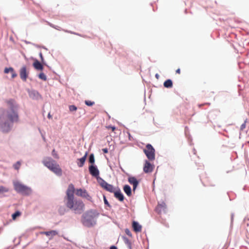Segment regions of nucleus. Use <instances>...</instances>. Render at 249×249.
Here are the masks:
<instances>
[{
  "label": "nucleus",
  "instance_id": "obj_16",
  "mask_svg": "<svg viewBox=\"0 0 249 249\" xmlns=\"http://www.w3.org/2000/svg\"><path fill=\"white\" fill-rule=\"evenodd\" d=\"M42 234H45L47 236H51L50 239L52 238L53 236L56 235L58 234L57 231L52 230L48 231H42L40 232Z\"/></svg>",
  "mask_w": 249,
  "mask_h": 249
},
{
  "label": "nucleus",
  "instance_id": "obj_25",
  "mask_svg": "<svg viewBox=\"0 0 249 249\" xmlns=\"http://www.w3.org/2000/svg\"><path fill=\"white\" fill-rule=\"evenodd\" d=\"M94 157L93 154L90 155L89 157V162L90 163L93 164L94 163Z\"/></svg>",
  "mask_w": 249,
  "mask_h": 249
},
{
  "label": "nucleus",
  "instance_id": "obj_29",
  "mask_svg": "<svg viewBox=\"0 0 249 249\" xmlns=\"http://www.w3.org/2000/svg\"><path fill=\"white\" fill-rule=\"evenodd\" d=\"M11 71H13V68L10 67V68H6L5 69H4V72L5 73H8V72H11Z\"/></svg>",
  "mask_w": 249,
  "mask_h": 249
},
{
  "label": "nucleus",
  "instance_id": "obj_12",
  "mask_svg": "<svg viewBox=\"0 0 249 249\" xmlns=\"http://www.w3.org/2000/svg\"><path fill=\"white\" fill-rule=\"evenodd\" d=\"M166 209V205L165 202H162L160 204H159L156 207V210L159 213H160L162 212L165 211Z\"/></svg>",
  "mask_w": 249,
  "mask_h": 249
},
{
  "label": "nucleus",
  "instance_id": "obj_18",
  "mask_svg": "<svg viewBox=\"0 0 249 249\" xmlns=\"http://www.w3.org/2000/svg\"><path fill=\"white\" fill-rule=\"evenodd\" d=\"M87 156V153H86L85 155L82 158L77 160L78 161L77 162V164L79 167H82L83 166L86 160Z\"/></svg>",
  "mask_w": 249,
  "mask_h": 249
},
{
  "label": "nucleus",
  "instance_id": "obj_3",
  "mask_svg": "<svg viewBox=\"0 0 249 249\" xmlns=\"http://www.w3.org/2000/svg\"><path fill=\"white\" fill-rule=\"evenodd\" d=\"M66 206L68 208L73 210L75 213L78 214L83 213L85 208V205L81 200H74V199L67 201Z\"/></svg>",
  "mask_w": 249,
  "mask_h": 249
},
{
  "label": "nucleus",
  "instance_id": "obj_9",
  "mask_svg": "<svg viewBox=\"0 0 249 249\" xmlns=\"http://www.w3.org/2000/svg\"><path fill=\"white\" fill-rule=\"evenodd\" d=\"M75 194L77 196L86 198L89 200L91 199V197L89 196L87 191L85 189H77L76 190Z\"/></svg>",
  "mask_w": 249,
  "mask_h": 249
},
{
  "label": "nucleus",
  "instance_id": "obj_19",
  "mask_svg": "<svg viewBox=\"0 0 249 249\" xmlns=\"http://www.w3.org/2000/svg\"><path fill=\"white\" fill-rule=\"evenodd\" d=\"M33 66L37 70H42L43 69L42 65L37 60H36L34 62Z\"/></svg>",
  "mask_w": 249,
  "mask_h": 249
},
{
  "label": "nucleus",
  "instance_id": "obj_33",
  "mask_svg": "<svg viewBox=\"0 0 249 249\" xmlns=\"http://www.w3.org/2000/svg\"><path fill=\"white\" fill-rule=\"evenodd\" d=\"M104 201L106 205H107L108 206H110V205H109V203L108 202L105 196H104Z\"/></svg>",
  "mask_w": 249,
  "mask_h": 249
},
{
  "label": "nucleus",
  "instance_id": "obj_17",
  "mask_svg": "<svg viewBox=\"0 0 249 249\" xmlns=\"http://www.w3.org/2000/svg\"><path fill=\"white\" fill-rule=\"evenodd\" d=\"M132 227L134 231L136 232H141L142 231V226L137 222L133 221L132 223Z\"/></svg>",
  "mask_w": 249,
  "mask_h": 249
},
{
  "label": "nucleus",
  "instance_id": "obj_5",
  "mask_svg": "<svg viewBox=\"0 0 249 249\" xmlns=\"http://www.w3.org/2000/svg\"><path fill=\"white\" fill-rule=\"evenodd\" d=\"M83 224L87 227H91L95 224V221L94 217L91 213L88 212L83 216Z\"/></svg>",
  "mask_w": 249,
  "mask_h": 249
},
{
  "label": "nucleus",
  "instance_id": "obj_30",
  "mask_svg": "<svg viewBox=\"0 0 249 249\" xmlns=\"http://www.w3.org/2000/svg\"><path fill=\"white\" fill-rule=\"evenodd\" d=\"M52 155L56 159H58L59 158V157H58V154L56 153L55 149H53V151H52Z\"/></svg>",
  "mask_w": 249,
  "mask_h": 249
},
{
  "label": "nucleus",
  "instance_id": "obj_6",
  "mask_svg": "<svg viewBox=\"0 0 249 249\" xmlns=\"http://www.w3.org/2000/svg\"><path fill=\"white\" fill-rule=\"evenodd\" d=\"M143 152L149 160H154L155 159V150L150 144H147L143 149Z\"/></svg>",
  "mask_w": 249,
  "mask_h": 249
},
{
  "label": "nucleus",
  "instance_id": "obj_42",
  "mask_svg": "<svg viewBox=\"0 0 249 249\" xmlns=\"http://www.w3.org/2000/svg\"><path fill=\"white\" fill-rule=\"evenodd\" d=\"M12 101H9L8 102V104H11V103L12 104Z\"/></svg>",
  "mask_w": 249,
  "mask_h": 249
},
{
  "label": "nucleus",
  "instance_id": "obj_11",
  "mask_svg": "<svg viewBox=\"0 0 249 249\" xmlns=\"http://www.w3.org/2000/svg\"><path fill=\"white\" fill-rule=\"evenodd\" d=\"M19 75L20 78L24 82L27 80L28 76V72L27 70L26 66H23L21 68L19 71Z\"/></svg>",
  "mask_w": 249,
  "mask_h": 249
},
{
  "label": "nucleus",
  "instance_id": "obj_27",
  "mask_svg": "<svg viewBox=\"0 0 249 249\" xmlns=\"http://www.w3.org/2000/svg\"><path fill=\"white\" fill-rule=\"evenodd\" d=\"M70 111H75L77 110V107L74 105H71L69 107Z\"/></svg>",
  "mask_w": 249,
  "mask_h": 249
},
{
  "label": "nucleus",
  "instance_id": "obj_13",
  "mask_svg": "<svg viewBox=\"0 0 249 249\" xmlns=\"http://www.w3.org/2000/svg\"><path fill=\"white\" fill-rule=\"evenodd\" d=\"M89 171L90 172V174L94 177H97L99 174V172L98 169L96 166L94 165L89 166Z\"/></svg>",
  "mask_w": 249,
  "mask_h": 249
},
{
  "label": "nucleus",
  "instance_id": "obj_43",
  "mask_svg": "<svg viewBox=\"0 0 249 249\" xmlns=\"http://www.w3.org/2000/svg\"><path fill=\"white\" fill-rule=\"evenodd\" d=\"M156 76L157 77H158V75L157 74L156 75Z\"/></svg>",
  "mask_w": 249,
  "mask_h": 249
},
{
  "label": "nucleus",
  "instance_id": "obj_7",
  "mask_svg": "<svg viewBox=\"0 0 249 249\" xmlns=\"http://www.w3.org/2000/svg\"><path fill=\"white\" fill-rule=\"evenodd\" d=\"M101 186L106 191L113 193L115 191V188L111 184H108L103 179H101L99 182Z\"/></svg>",
  "mask_w": 249,
  "mask_h": 249
},
{
  "label": "nucleus",
  "instance_id": "obj_20",
  "mask_svg": "<svg viewBox=\"0 0 249 249\" xmlns=\"http://www.w3.org/2000/svg\"><path fill=\"white\" fill-rule=\"evenodd\" d=\"M124 192L128 196L131 195V189L128 185H125L123 188Z\"/></svg>",
  "mask_w": 249,
  "mask_h": 249
},
{
  "label": "nucleus",
  "instance_id": "obj_35",
  "mask_svg": "<svg viewBox=\"0 0 249 249\" xmlns=\"http://www.w3.org/2000/svg\"><path fill=\"white\" fill-rule=\"evenodd\" d=\"M246 121L241 125V127H240V129L241 130H243V129H244L246 127Z\"/></svg>",
  "mask_w": 249,
  "mask_h": 249
},
{
  "label": "nucleus",
  "instance_id": "obj_31",
  "mask_svg": "<svg viewBox=\"0 0 249 249\" xmlns=\"http://www.w3.org/2000/svg\"><path fill=\"white\" fill-rule=\"evenodd\" d=\"M107 128L108 129H110L111 130V131L113 132H114L116 129V128L114 126L109 125V126H107Z\"/></svg>",
  "mask_w": 249,
  "mask_h": 249
},
{
  "label": "nucleus",
  "instance_id": "obj_2",
  "mask_svg": "<svg viewBox=\"0 0 249 249\" xmlns=\"http://www.w3.org/2000/svg\"><path fill=\"white\" fill-rule=\"evenodd\" d=\"M43 163L51 171L58 176L62 175V171L56 162L50 157H46L43 160Z\"/></svg>",
  "mask_w": 249,
  "mask_h": 249
},
{
  "label": "nucleus",
  "instance_id": "obj_40",
  "mask_svg": "<svg viewBox=\"0 0 249 249\" xmlns=\"http://www.w3.org/2000/svg\"><path fill=\"white\" fill-rule=\"evenodd\" d=\"M39 56H40L41 60H43V57L42 53H40Z\"/></svg>",
  "mask_w": 249,
  "mask_h": 249
},
{
  "label": "nucleus",
  "instance_id": "obj_37",
  "mask_svg": "<svg viewBox=\"0 0 249 249\" xmlns=\"http://www.w3.org/2000/svg\"><path fill=\"white\" fill-rule=\"evenodd\" d=\"M65 32H67V33H70V34H72L77 35L76 33H73V32H71V31H69L66 30V31H65Z\"/></svg>",
  "mask_w": 249,
  "mask_h": 249
},
{
  "label": "nucleus",
  "instance_id": "obj_14",
  "mask_svg": "<svg viewBox=\"0 0 249 249\" xmlns=\"http://www.w3.org/2000/svg\"><path fill=\"white\" fill-rule=\"evenodd\" d=\"M128 182L131 184H132L133 186V190L134 191L136 188H137L139 182L137 180L136 178L134 177H129L128 179Z\"/></svg>",
  "mask_w": 249,
  "mask_h": 249
},
{
  "label": "nucleus",
  "instance_id": "obj_39",
  "mask_svg": "<svg viewBox=\"0 0 249 249\" xmlns=\"http://www.w3.org/2000/svg\"><path fill=\"white\" fill-rule=\"evenodd\" d=\"M109 249H117V248L116 246H112Z\"/></svg>",
  "mask_w": 249,
  "mask_h": 249
},
{
  "label": "nucleus",
  "instance_id": "obj_36",
  "mask_svg": "<svg viewBox=\"0 0 249 249\" xmlns=\"http://www.w3.org/2000/svg\"><path fill=\"white\" fill-rule=\"evenodd\" d=\"M102 151H103V152H104V153H108V149H107V148H103V149H102Z\"/></svg>",
  "mask_w": 249,
  "mask_h": 249
},
{
  "label": "nucleus",
  "instance_id": "obj_15",
  "mask_svg": "<svg viewBox=\"0 0 249 249\" xmlns=\"http://www.w3.org/2000/svg\"><path fill=\"white\" fill-rule=\"evenodd\" d=\"M113 193L114 194V196L119 201H123L124 200V196L120 190L118 191H115Z\"/></svg>",
  "mask_w": 249,
  "mask_h": 249
},
{
  "label": "nucleus",
  "instance_id": "obj_28",
  "mask_svg": "<svg viewBox=\"0 0 249 249\" xmlns=\"http://www.w3.org/2000/svg\"><path fill=\"white\" fill-rule=\"evenodd\" d=\"M20 165H21V163H20V161H18L14 165V168L18 170L19 168H20Z\"/></svg>",
  "mask_w": 249,
  "mask_h": 249
},
{
  "label": "nucleus",
  "instance_id": "obj_21",
  "mask_svg": "<svg viewBox=\"0 0 249 249\" xmlns=\"http://www.w3.org/2000/svg\"><path fill=\"white\" fill-rule=\"evenodd\" d=\"M163 85H164V87L167 88H172L173 87V83H172V80L170 79H168V80H166L164 82Z\"/></svg>",
  "mask_w": 249,
  "mask_h": 249
},
{
  "label": "nucleus",
  "instance_id": "obj_1",
  "mask_svg": "<svg viewBox=\"0 0 249 249\" xmlns=\"http://www.w3.org/2000/svg\"><path fill=\"white\" fill-rule=\"evenodd\" d=\"M18 108L17 106L13 105L9 109L0 108V130L3 132H9L13 123L19 122Z\"/></svg>",
  "mask_w": 249,
  "mask_h": 249
},
{
  "label": "nucleus",
  "instance_id": "obj_10",
  "mask_svg": "<svg viewBox=\"0 0 249 249\" xmlns=\"http://www.w3.org/2000/svg\"><path fill=\"white\" fill-rule=\"evenodd\" d=\"M154 168V165L151 164L149 161L146 160L143 166V170L144 173H151Z\"/></svg>",
  "mask_w": 249,
  "mask_h": 249
},
{
  "label": "nucleus",
  "instance_id": "obj_4",
  "mask_svg": "<svg viewBox=\"0 0 249 249\" xmlns=\"http://www.w3.org/2000/svg\"><path fill=\"white\" fill-rule=\"evenodd\" d=\"M13 185L15 190L19 194L23 195L28 196L31 194L32 189L19 181H14Z\"/></svg>",
  "mask_w": 249,
  "mask_h": 249
},
{
  "label": "nucleus",
  "instance_id": "obj_34",
  "mask_svg": "<svg viewBox=\"0 0 249 249\" xmlns=\"http://www.w3.org/2000/svg\"><path fill=\"white\" fill-rule=\"evenodd\" d=\"M125 232L127 235H128L129 236H131V233L128 229H126Z\"/></svg>",
  "mask_w": 249,
  "mask_h": 249
},
{
  "label": "nucleus",
  "instance_id": "obj_41",
  "mask_svg": "<svg viewBox=\"0 0 249 249\" xmlns=\"http://www.w3.org/2000/svg\"><path fill=\"white\" fill-rule=\"evenodd\" d=\"M48 118L49 119H51L52 117V116L50 114V113H49L48 115Z\"/></svg>",
  "mask_w": 249,
  "mask_h": 249
},
{
  "label": "nucleus",
  "instance_id": "obj_8",
  "mask_svg": "<svg viewBox=\"0 0 249 249\" xmlns=\"http://www.w3.org/2000/svg\"><path fill=\"white\" fill-rule=\"evenodd\" d=\"M74 187L72 184H70L67 191V200L70 201L74 199Z\"/></svg>",
  "mask_w": 249,
  "mask_h": 249
},
{
  "label": "nucleus",
  "instance_id": "obj_22",
  "mask_svg": "<svg viewBox=\"0 0 249 249\" xmlns=\"http://www.w3.org/2000/svg\"><path fill=\"white\" fill-rule=\"evenodd\" d=\"M9 191V189L8 188L3 186H0V194L7 193Z\"/></svg>",
  "mask_w": 249,
  "mask_h": 249
},
{
  "label": "nucleus",
  "instance_id": "obj_32",
  "mask_svg": "<svg viewBox=\"0 0 249 249\" xmlns=\"http://www.w3.org/2000/svg\"><path fill=\"white\" fill-rule=\"evenodd\" d=\"M11 73L12 74V78H15L17 76V74L15 72V71H14V69H13V71H11Z\"/></svg>",
  "mask_w": 249,
  "mask_h": 249
},
{
  "label": "nucleus",
  "instance_id": "obj_38",
  "mask_svg": "<svg viewBox=\"0 0 249 249\" xmlns=\"http://www.w3.org/2000/svg\"><path fill=\"white\" fill-rule=\"evenodd\" d=\"M177 73L180 74V69H178L176 71Z\"/></svg>",
  "mask_w": 249,
  "mask_h": 249
},
{
  "label": "nucleus",
  "instance_id": "obj_44",
  "mask_svg": "<svg viewBox=\"0 0 249 249\" xmlns=\"http://www.w3.org/2000/svg\"><path fill=\"white\" fill-rule=\"evenodd\" d=\"M206 105H210V104H209V103H206Z\"/></svg>",
  "mask_w": 249,
  "mask_h": 249
},
{
  "label": "nucleus",
  "instance_id": "obj_24",
  "mask_svg": "<svg viewBox=\"0 0 249 249\" xmlns=\"http://www.w3.org/2000/svg\"><path fill=\"white\" fill-rule=\"evenodd\" d=\"M38 77L40 79H41L44 81H46L47 80V77L44 73H42V72L40 73L39 74Z\"/></svg>",
  "mask_w": 249,
  "mask_h": 249
},
{
  "label": "nucleus",
  "instance_id": "obj_23",
  "mask_svg": "<svg viewBox=\"0 0 249 249\" xmlns=\"http://www.w3.org/2000/svg\"><path fill=\"white\" fill-rule=\"evenodd\" d=\"M21 214V213L19 211H17L12 215L13 220H15L17 217H19Z\"/></svg>",
  "mask_w": 249,
  "mask_h": 249
},
{
  "label": "nucleus",
  "instance_id": "obj_26",
  "mask_svg": "<svg viewBox=\"0 0 249 249\" xmlns=\"http://www.w3.org/2000/svg\"><path fill=\"white\" fill-rule=\"evenodd\" d=\"M85 103L86 105H87L88 106H92L93 105H94V104H95L94 102L89 101V100H86L85 101Z\"/></svg>",
  "mask_w": 249,
  "mask_h": 249
}]
</instances>
